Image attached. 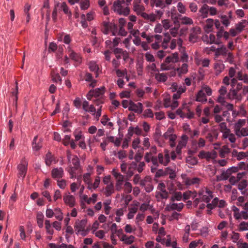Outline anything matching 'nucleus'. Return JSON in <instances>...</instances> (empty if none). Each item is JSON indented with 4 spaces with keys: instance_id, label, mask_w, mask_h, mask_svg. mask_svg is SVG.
<instances>
[{
    "instance_id": "15",
    "label": "nucleus",
    "mask_w": 248,
    "mask_h": 248,
    "mask_svg": "<svg viewBox=\"0 0 248 248\" xmlns=\"http://www.w3.org/2000/svg\"><path fill=\"white\" fill-rule=\"evenodd\" d=\"M184 207V204L183 203H173L167 205L166 207V210L167 211L177 210L178 212L181 211Z\"/></svg>"
},
{
    "instance_id": "7",
    "label": "nucleus",
    "mask_w": 248,
    "mask_h": 248,
    "mask_svg": "<svg viewBox=\"0 0 248 248\" xmlns=\"http://www.w3.org/2000/svg\"><path fill=\"white\" fill-rule=\"evenodd\" d=\"M28 163L25 159H22L17 166L18 177L23 179L26 176L27 170Z\"/></svg>"
},
{
    "instance_id": "59",
    "label": "nucleus",
    "mask_w": 248,
    "mask_h": 248,
    "mask_svg": "<svg viewBox=\"0 0 248 248\" xmlns=\"http://www.w3.org/2000/svg\"><path fill=\"white\" fill-rule=\"evenodd\" d=\"M220 18L221 19L222 23L225 25L226 27H227L230 24V21L229 18L225 15H223L220 16Z\"/></svg>"
},
{
    "instance_id": "52",
    "label": "nucleus",
    "mask_w": 248,
    "mask_h": 248,
    "mask_svg": "<svg viewBox=\"0 0 248 248\" xmlns=\"http://www.w3.org/2000/svg\"><path fill=\"white\" fill-rule=\"evenodd\" d=\"M177 9L178 12L181 14H186V9L185 6L183 4V3L181 2H179L177 4Z\"/></svg>"
},
{
    "instance_id": "64",
    "label": "nucleus",
    "mask_w": 248,
    "mask_h": 248,
    "mask_svg": "<svg viewBox=\"0 0 248 248\" xmlns=\"http://www.w3.org/2000/svg\"><path fill=\"white\" fill-rule=\"evenodd\" d=\"M145 57L146 60L149 62H153L155 61V59L154 56L149 52L145 53Z\"/></svg>"
},
{
    "instance_id": "13",
    "label": "nucleus",
    "mask_w": 248,
    "mask_h": 248,
    "mask_svg": "<svg viewBox=\"0 0 248 248\" xmlns=\"http://www.w3.org/2000/svg\"><path fill=\"white\" fill-rule=\"evenodd\" d=\"M225 65L221 61H217L214 63V69L216 76L220 74L224 69Z\"/></svg>"
},
{
    "instance_id": "3",
    "label": "nucleus",
    "mask_w": 248,
    "mask_h": 248,
    "mask_svg": "<svg viewBox=\"0 0 248 248\" xmlns=\"http://www.w3.org/2000/svg\"><path fill=\"white\" fill-rule=\"evenodd\" d=\"M157 190L155 196L157 201H160L162 199H167L168 198L169 193L166 191L165 185L163 183L158 184Z\"/></svg>"
},
{
    "instance_id": "62",
    "label": "nucleus",
    "mask_w": 248,
    "mask_h": 248,
    "mask_svg": "<svg viewBox=\"0 0 248 248\" xmlns=\"http://www.w3.org/2000/svg\"><path fill=\"white\" fill-rule=\"evenodd\" d=\"M239 237H240L239 233H238L237 232H233L232 234L231 238H232V241L237 244L238 243V242L240 241V239H239Z\"/></svg>"
},
{
    "instance_id": "17",
    "label": "nucleus",
    "mask_w": 248,
    "mask_h": 248,
    "mask_svg": "<svg viewBox=\"0 0 248 248\" xmlns=\"http://www.w3.org/2000/svg\"><path fill=\"white\" fill-rule=\"evenodd\" d=\"M63 201L66 204L70 207H73L75 205V198L69 193L65 194L63 196Z\"/></svg>"
},
{
    "instance_id": "11",
    "label": "nucleus",
    "mask_w": 248,
    "mask_h": 248,
    "mask_svg": "<svg viewBox=\"0 0 248 248\" xmlns=\"http://www.w3.org/2000/svg\"><path fill=\"white\" fill-rule=\"evenodd\" d=\"M128 109L135 113L140 114L143 111V105L141 103L135 104L133 102L130 101V106L128 107Z\"/></svg>"
},
{
    "instance_id": "41",
    "label": "nucleus",
    "mask_w": 248,
    "mask_h": 248,
    "mask_svg": "<svg viewBox=\"0 0 248 248\" xmlns=\"http://www.w3.org/2000/svg\"><path fill=\"white\" fill-rule=\"evenodd\" d=\"M132 190V186L131 184L127 181L124 182V192L128 194L131 192Z\"/></svg>"
},
{
    "instance_id": "32",
    "label": "nucleus",
    "mask_w": 248,
    "mask_h": 248,
    "mask_svg": "<svg viewBox=\"0 0 248 248\" xmlns=\"http://www.w3.org/2000/svg\"><path fill=\"white\" fill-rule=\"evenodd\" d=\"M230 152V149L227 146H223L219 150V156L222 158L225 157Z\"/></svg>"
},
{
    "instance_id": "30",
    "label": "nucleus",
    "mask_w": 248,
    "mask_h": 248,
    "mask_svg": "<svg viewBox=\"0 0 248 248\" xmlns=\"http://www.w3.org/2000/svg\"><path fill=\"white\" fill-rule=\"evenodd\" d=\"M207 100L205 93L201 90L197 94L196 101L205 103Z\"/></svg>"
},
{
    "instance_id": "47",
    "label": "nucleus",
    "mask_w": 248,
    "mask_h": 248,
    "mask_svg": "<svg viewBox=\"0 0 248 248\" xmlns=\"http://www.w3.org/2000/svg\"><path fill=\"white\" fill-rule=\"evenodd\" d=\"M100 177L99 176L96 177L94 183L93 184L91 183L88 186V188L89 189H92V188H93L94 189H96L98 186L99 183H100Z\"/></svg>"
},
{
    "instance_id": "55",
    "label": "nucleus",
    "mask_w": 248,
    "mask_h": 248,
    "mask_svg": "<svg viewBox=\"0 0 248 248\" xmlns=\"http://www.w3.org/2000/svg\"><path fill=\"white\" fill-rule=\"evenodd\" d=\"M147 68L150 70V72L152 75L154 74V72L158 71L156 68V64L155 63H152L149 64L147 66Z\"/></svg>"
},
{
    "instance_id": "18",
    "label": "nucleus",
    "mask_w": 248,
    "mask_h": 248,
    "mask_svg": "<svg viewBox=\"0 0 248 248\" xmlns=\"http://www.w3.org/2000/svg\"><path fill=\"white\" fill-rule=\"evenodd\" d=\"M133 4V10L138 15H140L142 17L143 14L145 13L144 12L145 10L144 6L136 2H134Z\"/></svg>"
},
{
    "instance_id": "21",
    "label": "nucleus",
    "mask_w": 248,
    "mask_h": 248,
    "mask_svg": "<svg viewBox=\"0 0 248 248\" xmlns=\"http://www.w3.org/2000/svg\"><path fill=\"white\" fill-rule=\"evenodd\" d=\"M179 61V58L178 54L177 53H174L172 54L167 57L165 59L166 63H176L178 62Z\"/></svg>"
},
{
    "instance_id": "39",
    "label": "nucleus",
    "mask_w": 248,
    "mask_h": 248,
    "mask_svg": "<svg viewBox=\"0 0 248 248\" xmlns=\"http://www.w3.org/2000/svg\"><path fill=\"white\" fill-rule=\"evenodd\" d=\"M44 215L42 212H39L37 213V222L38 226L42 228L43 226Z\"/></svg>"
},
{
    "instance_id": "50",
    "label": "nucleus",
    "mask_w": 248,
    "mask_h": 248,
    "mask_svg": "<svg viewBox=\"0 0 248 248\" xmlns=\"http://www.w3.org/2000/svg\"><path fill=\"white\" fill-rule=\"evenodd\" d=\"M188 140V137L186 135L182 136L181 140L179 141L178 144L181 147H184L186 146Z\"/></svg>"
},
{
    "instance_id": "33",
    "label": "nucleus",
    "mask_w": 248,
    "mask_h": 248,
    "mask_svg": "<svg viewBox=\"0 0 248 248\" xmlns=\"http://www.w3.org/2000/svg\"><path fill=\"white\" fill-rule=\"evenodd\" d=\"M218 199L217 198H215L213 199L211 203H208L207 204V207L208 208L207 213L208 214H211V210L213 209L215 207H216L218 203Z\"/></svg>"
},
{
    "instance_id": "19",
    "label": "nucleus",
    "mask_w": 248,
    "mask_h": 248,
    "mask_svg": "<svg viewBox=\"0 0 248 248\" xmlns=\"http://www.w3.org/2000/svg\"><path fill=\"white\" fill-rule=\"evenodd\" d=\"M199 16L202 18L208 17L209 14L208 6L207 4L203 5L199 11Z\"/></svg>"
},
{
    "instance_id": "34",
    "label": "nucleus",
    "mask_w": 248,
    "mask_h": 248,
    "mask_svg": "<svg viewBox=\"0 0 248 248\" xmlns=\"http://www.w3.org/2000/svg\"><path fill=\"white\" fill-rule=\"evenodd\" d=\"M176 70L180 76L182 75L185 74L188 71V65L186 63H184L181 67L176 68Z\"/></svg>"
},
{
    "instance_id": "29",
    "label": "nucleus",
    "mask_w": 248,
    "mask_h": 248,
    "mask_svg": "<svg viewBox=\"0 0 248 248\" xmlns=\"http://www.w3.org/2000/svg\"><path fill=\"white\" fill-rule=\"evenodd\" d=\"M114 192V187L113 183H110L109 185H107L105 188V194L106 196H109Z\"/></svg>"
},
{
    "instance_id": "38",
    "label": "nucleus",
    "mask_w": 248,
    "mask_h": 248,
    "mask_svg": "<svg viewBox=\"0 0 248 248\" xmlns=\"http://www.w3.org/2000/svg\"><path fill=\"white\" fill-rule=\"evenodd\" d=\"M60 5L61 8L63 12L65 14L67 15L69 17H71V16H72V14H71V11L69 10V8L68 7L67 5H66V3L63 2H62V3H60Z\"/></svg>"
},
{
    "instance_id": "60",
    "label": "nucleus",
    "mask_w": 248,
    "mask_h": 248,
    "mask_svg": "<svg viewBox=\"0 0 248 248\" xmlns=\"http://www.w3.org/2000/svg\"><path fill=\"white\" fill-rule=\"evenodd\" d=\"M90 6V2L89 0H85L80 3V8L82 10H86Z\"/></svg>"
},
{
    "instance_id": "20",
    "label": "nucleus",
    "mask_w": 248,
    "mask_h": 248,
    "mask_svg": "<svg viewBox=\"0 0 248 248\" xmlns=\"http://www.w3.org/2000/svg\"><path fill=\"white\" fill-rule=\"evenodd\" d=\"M201 181V179L198 177L187 178L185 180V184L186 186L198 185Z\"/></svg>"
},
{
    "instance_id": "5",
    "label": "nucleus",
    "mask_w": 248,
    "mask_h": 248,
    "mask_svg": "<svg viewBox=\"0 0 248 248\" xmlns=\"http://www.w3.org/2000/svg\"><path fill=\"white\" fill-rule=\"evenodd\" d=\"M201 33V29L199 27L192 28L189 31V41L193 43L196 42Z\"/></svg>"
},
{
    "instance_id": "1",
    "label": "nucleus",
    "mask_w": 248,
    "mask_h": 248,
    "mask_svg": "<svg viewBox=\"0 0 248 248\" xmlns=\"http://www.w3.org/2000/svg\"><path fill=\"white\" fill-rule=\"evenodd\" d=\"M246 123L245 119H239L233 126V131L238 138L248 136V128L244 127Z\"/></svg>"
},
{
    "instance_id": "10",
    "label": "nucleus",
    "mask_w": 248,
    "mask_h": 248,
    "mask_svg": "<svg viewBox=\"0 0 248 248\" xmlns=\"http://www.w3.org/2000/svg\"><path fill=\"white\" fill-rule=\"evenodd\" d=\"M140 185L144 187L145 190L147 192H150L154 189V186L151 184V178L149 176H146L141 181Z\"/></svg>"
},
{
    "instance_id": "26",
    "label": "nucleus",
    "mask_w": 248,
    "mask_h": 248,
    "mask_svg": "<svg viewBox=\"0 0 248 248\" xmlns=\"http://www.w3.org/2000/svg\"><path fill=\"white\" fill-rule=\"evenodd\" d=\"M112 175L114 176L116 180V182H124V176L118 172L115 169H113L112 171Z\"/></svg>"
},
{
    "instance_id": "53",
    "label": "nucleus",
    "mask_w": 248,
    "mask_h": 248,
    "mask_svg": "<svg viewBox=\"0 0 248 248\" xmlns=\"http://www.w3.org/2000/svg\"><path fill=\"white\" fill-rule=\"evenodd\" d=\"M248 182L246 180H243L238 185V189L240 190L245 189L248 186Z\"/></svg>"
},
{
    "instance_id": "51",
    "label": "nucleus",
    "mask_w": 248,
    "mask_h": 248,
    "mask_svg": "<svg viewBox=\"0 0 248 248\" xmlns=\"http://www.w3.org/2000/svg\"><path fill=\"white\" fill-rule=\"evenodd\" d=\"M230 170L227 169L226 171H223L220 176V180H226L231 176Z\"/></svg>"
},
{
    "instance_id": "61",
    "label": "nucleus",
    "mask_w": 248,
    "mask_h": 248,
    "mask_svg": "<svg viewBox=\"0 0 248 248\" xmlns=\"http://www.w3.org/2000/svg\"><path fill=\"white\" fill-rule=\"evenodd\" d=\"M246 200V198L243 196H240L238 198L237 202H236V204L238 206H243L244 203H245Z\"/></svg>"
},
{
    "instance_id": "2",
    "label": "nucleus",
    "mask_w": 248,
    "mask_h": 248,
    "mask_svg": "<svg viewBox=\"0 0 248 248\" xmlns=\"http://www.w3.org/2000/svg\"><path fill=\"white\" fill-rule=\"evenodd\" d=\"M124 0H117L114 1L113 5V10L119 15L127 16L129 13V9L128 6L124 7L123 4H124Z\"/></svg>"
},
{
    "instance_id": "56",
    "label": "nucleus",
    "mask_w": 248,
    "mask_h": 248,
    "mask_svg": "<svg viewBox=\"0 0 248 248\" xmlns=\"http://www.w3.org/2000/svg\"><path fill=\"white\" fill-rule=\"evenodd\" d=\"M179 28V27H174L173 28L170 29L169 33L170 34L174 37H176L178 34Z\"/></svg>"
},
{
    "instance_id": "24",
    "label": "nucleus",
    "mask_w": 248,
    "mask_h": 248,
    "mask_svg": "<svg viewBox=\"0 0 248 248\" xmlns=\"http://www.w3.org/2000/svg\"><path fill=\"white\" fill-rule=\"evenodd\" d=\"M214 24V20L211 18H208L206 20L204 29L206 32H210L212 30Z\"/></svg>"
},
{
    "instance_id": "48",
    "label": "nucleus",
    "mask_w": 248,
    "mask_h": 248,
    "mask_svg": "<svg viewBox=\"0 0 248 248\" xmlns=\"http://www.w3.org/2000/svg\"><path fill=\"white\" fill-rule=\"evenodd\" d=\"M186 162L189 165L193 166L198 163V160L195 157L189 156L186 158Z\"/></svg>"
},
{
    "instance_id": "31",
    "label": "nucleus",
    "mask_w": 248,
    "mask_h": 248,
    "mask_svg": "<svg viewBox=\"0 0 248 248\" xmlns=\"http://www.w3.org/2000/svg\"><path fill=\"white\" fill-rule=\"evenodd\" d=\"M237 78L239 80H243L244 83L248 84V75L242 71H239L237 74Z\"/></svg>"
},
{
    "instance_id": "45",
    "label": "nucleus",
    "mask_w": 248,
    "mask_h": 248,
    "mask_svg": "<svg viewBox=\"0 0 248 248\" xmlns=\"http://www.w3.org/2000/svg\"><path fill=\"white\" fill-rule=\"evenodd\" d=\"M181 23L184 25H192L193 23V20L187 16H183L180 18Z\"/></svg>"
},
{
    "instance_id": "9",
    "label": "nucleus",
    "mask_w": 248,
    "mask_h": 248,
    "mask_svg": "<svg viewBox=\"0 0 248 248\" xmlns=\"http://www.w3.org/2000/svg\"><path fill=\"white\" fill-rule=\"evenodd\" d=\"M105 92V87H101L97 88L94 90H91L87 95V98L88 100H91L93 96L98 97L102 95Z\"/></svg>"
},
{
    "instance_id": "28",
    "label": "nucleus",
    "mask_w": 248,
    "mask_h": 248,
    "mask_svg": "<svg viewBox=\"0 0 248 248\" xmlns=\"http://www.w3.org/2000/svg\"><path fill=\"white\" fill-rule=\"evenodd\" d=\"M42 147V140H39L37 141V136H35L32 141V148L34 150L38 151Z\"/></svg>"
},
{
    "instance_id": "27",
    "label": "nucleus",
    "mask_w": 248,
    "mask_h": 248,
    "mask_svg": "<svg viewBox=\"0 0 248 248\" xmlns=\"http://www.w3.org/2000/svg\"><path fill=\"white\" fill-rule=\"evenodd\" d=\"M155 79L158 82H164L168 78L166 74L157 73L155 74Z\"/></svg>"
},
{
    "instance_id": "49",
    "label": "nucleus",
    "mask_w": 248,
    "mask_h": 248,
    "mask_svg": "<svg viewBox=\"0 0 248 248\" xmlns=\"http://www.w3.org/2000/svg\"><path fill=\"white\" fill-rule=\"evenodd\" d=\"M169 63H166L165 62L161 64L160 70L161 71H168L174 69V66L171 64L168 65Z\"/></svg>"
},
{
    "instance_id": "42",
    "label": "nucleus",
    "mask_w": 248,
    "mask_h": 248,
    "mask_svg": "<svg viewBox=\"0 0 248 248\" xmlns=\"http://www.w3.org/2000/svg\"><path fill=\"white\" fill-rule=\"evenodd\" d=\"M182 194L181 192H175L171 196L170 201L171 202H174L175 201H179L182 199Z\"/></svg>"
},
{
    "instance_id": "35",
    "label": "nucleus",
    "mask_w": 248,
    "mask_h": 248,
    "mask_svg": "<svg viewBox=\"0 0 248 248\" xmlns=\"http://www.w3.org/2000/svg\"><path fill=\"white\" fill-rule=\"evenodd\" d=\"M89 67L91 71L94 72L96 73V77H97L98 75L97 72L99 70V67L96 62L93 61L90 62L89 63Z\"/></svg>"
},
{
    "instance_id": "16",
    "label": "nucleus",
    "mask_w": 248,
    "mask_h": 248,
    "mask_svg": "<svg viewBox=\"0 0 248 248\" xmlns=\"http://www.w3.org/2000/svg\"><path fill=\"white\" fill-rule=\"evenodd\" d=\"M52 177L55 179H59L63 175V170L62 168H57L52 169L51 171Z\"/></svg>"
},
{
    "instance_id": "22",
    "label": "nucleus",
    "mask_w": 248,
    "mask_h": 248,
    "mask_svg": "<svg viewBox=\"0 0 248 248\" xmlns=\"http://www.w3.org/2000/svg\"><path fill=\"white\" fill-rule=\"evenodd\" d=\"M227 96L231 99H240L242 97V95L241 94H238L236 90L232 88L228 93Z\"/></svg>"
},
{
    "instance_id": "44",
    "label": "nucleus",
    "mask_w": 248,
    "mask_h": 248,
    "mask_svg": "<svg viewBox=\"0 0 248 248\" xmlns=\"http://www.w3.org/2000/svg\"><path fill=\"white\" fill-rule=\"evenodd\" d=\"M143 149L141 148L140 150H138L134 156V159L136 160V161L137 162H140L143 157Z\"/></svg>"
},
{
    "instance_id": "4",
    "label": "nucleus",
    "mask_w": 248,
    "mask_h": 248,
    "mask_svg": "<svg viewBox=\"0 0 248 248\" xmlns=\"http://www.w3.org/2000/svg\"><path fill=\"white\" fill-rule=\"evenodd\" d=\"M199 197L202 202L208 203L213 198V192L207 188L201 189L198 193Z\"/></svg>"
},
{
    "instance_id": "54",
    "label": "nucleus",
    "mask_w": 248,
    "mask_h": 248,
    "mask_svg": "<svg viewBox=\"0 0 248 248\" xmlns=\"http://www.w3.org/2000/svg\"><path fill=\"white\" fill-rule=\"evenodd\" d=\"M45 226L47 233L50 235H52L54 231L51 229V225L49 220H46L45 221Z\"/></svg>"
},
{
    "instance_id": "63",
    "label": "nucleus",
    "mask_w": 248,
    "mask_h": 248,
    "mask_svg": "<svg viewBox=\"0 0 248 248\" xmlns=\"http://www.w3.org/2000/svg\"><path fill=\"white\" fill-rule=\"evenodd\" d=\"M246 23V21L240 22L236 24V29L238 32H241L245 27L244 24Z\"/></svg>"
},
{
    "instance_id": "12",
    "label": "nucleus",
    "mask_w": 248,
    "mask_h": 248,
    "mask_svg": "<svg viewBox=\"0 0 248 248\" xmlns=\"http://www.w3.org/2000/svg\"><path fill=\"white\" fill-rule=\"evenodd\" d=\"M67 156L69 163L70 164L72 163L73 165V167L75 169H78L79 166V160L78 157L75 155L72 156L69 151H67Z\"/></svg>"
},
{
    "instance_id": "8",
    "label": "nucleus",
    "mask_w": 248,
    "mask_h": 248,
    "mask_svg": "<svg viewBox=\"0 0 248 248\" xmlns=\"http://www.w3.org/2000/svg\"><path fill=\"white\" fill-rule=\"evenodd\" d=\"M165 155L162 153H159L157 155L158 164L163 166H167L170 161V157L168 151L165 150Z\"/></svg>"
},
{
    "instance_id": "40",
    "label": "nucleus",
    "mask_w": 248,
    "mask_h": 248,
    "mask_svg": "<svg viewBox=\"0 0 248 248\" xmlns=\"http://www.w3.org/2000/svg\"><path fill=\"white\" fill-rule=\"evenodd\" d=\"M169 175V178L173 179L176 177V173L175 171L170 167H167L165 169V175Z\"/></svg>"
},
{
    "instance_id": "23",
    "label": "nucleus",
    "mask_w": 248,
    "mask_h": 248,
    "mask_svg": "<svg viewBox=\"0 0 248 248\" xmlns=\"http://www.w3.org/2000/svg\"><path fill=\"white\" fill-rule=\"evenodd\" d=\"M135 240V237L133 235L127 236L126 234L123 235L121 238V241L126 245H130L133 243Z\"/></svg>"
},
{
    "instance_id": "57",
    "label": "nucleus",
    "mask_w": 248,
    "mask_h": 248,
    "mask_svg": "<svg viewBox=\"0 0 248 248\" xmlns=\"http://www.w3.org/2000/svg\"><path fill=\"white\" fill-rule=\"evenodd\" d=\"M152 6H155L162 9L165 7V3L163 0H156V1Z\"/></svg>"
},
{
    "instance_id": "14",
    "label": "nucleus",
    "mask_w": 248,
    "mask_h": 248,
    "mask_svg": "<svg viewBox=\"0 0 248 248\" xmlns=\"http://www.w3.org/2000/svg\"><path fill=\"white\" fill-rule=\"evenodd\" d=\"M68 53L69 54L70 58L72 60L79 63L81 62L82 59L80 56L78 54L76 53L73 50H72L70 47H68Z\"/></svg>"
},
{
    "instance_id": "6",
    "label": "nucleus",
    "mask_w": 248,
    "mask_h": 248,
    "mask_svg": "<svg viewBox=\"0 0 248 248\" xmlns=\"http://www.w3.org/2000/svg\"><path fill=\"white\" fill-rule=\"evenodd\" d=\"M87 223V219H83L81 220H78L75 222V231L77 232L76 233L81 234L82 235H85L84 231L85 229V227Z\"/></svg>"
},
{
    "instance_id": "25",
    "label": "nucleus",
    "mask_w": 248,
    "mask_h": 248,
    "mask_svg": "<svg viewBox=\"0 0 248 248\" xmlns=\"http://www.w3.org/2000/svg\"><path fill=\"white\" fill-rule=\"evenodd\" d=\"M229 51L227 50L226 47L222 46L220 48H217L216 50L215 55L216 57H218L219 55L226 56Z\"/></svg>"
},
{
    "instance_id": "37",
    "label": "nucleus",
    "mask_w": 248,
    "mask_h": 248,
    "mask_svg": "<svg viewBox=\"0 0 248 248\" xmlns=\"http://www.w3.org/2000/svg\"><path fill=\"white\" fill-rule=\"evenodd\" d=\"M142 17L151 22H155L157 19L156 16L153 13L149 15L146 13L145 14H143Z\"/></svg>"
},
{
    "instance_id": "36",
    "label": "nucleus",
    "mask_w": 248,
    "mask_h": 248,
    "mask_svg": "<svg viewBox=\"0 0 248 248\" xmlns=\"http://www.w3.org/2000/svg\"><path fill=\"white\" fill-rule=\"evenodd\" d=\"M139 203H137L135 204V206L129 208V213L127 215V218L129 219H132L134 216L135 214L138 211V207Z\"/></svg>"
},
{
    "instance_id": "58",
    "label": "nucleus",
    "mask_w": 248,
    "mask_h": 248,
    "mask_svg": "<svg viewBox=\"0 0 248 248\" xmlns=\"http://www.w3.org/2000/svg\"><path fill=\"white\" fill-rule=\"evenodd\" d=\"M239 229L240 231H248V222H242L239 225Z\"/></svg>"
},
{
    "instance_id": "46",
    "label": "nucleus",
    "mask_w": 248,
    "mask_h": 248,
    "mask_svg": "<svg viewBox=\"0 0 248 248\" xmlns=\"http://www.w3.org/2000/svg\"><path fill=\"white\" fill-rule=\"evenodd\" d=\"M54 160L53 155L50 152L47 153L45 157V162L47 166H50Z\"/></svg>"
},
{
    "instance_id": "43",
    "label": "nucleus",
    "mask_w": 248,
    "mask_h": 248,
    "mask_svg": "<svg viewBox=\"0 0 248 248\" xmlns=\"http://www.w3.org/2000/svg\"><path fill=\"white\" fill-rule=\"evenodd\" d=\"M206 155L205 159L208 161L211 159H215L217 157V153L215 151L207 152Z\"/></svg>"
}]
</instances>
